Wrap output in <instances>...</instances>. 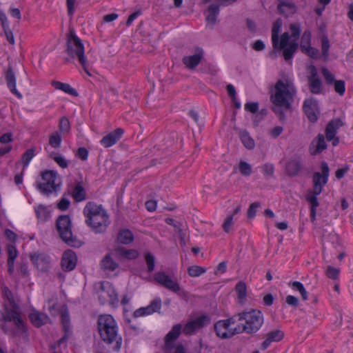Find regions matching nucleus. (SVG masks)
Masks as SVG:
<instances>
[{
  "instance_id": "32",
  "label": "nucleus",
  "mask_w": 353,
  "mask_h": 353,
  "mask_svg": "<svg viewBox=\"0 0 353 353\" xmlns=\"http://www.w3.org/2000/svg\"><path fill=\"white\" fill-rule=\"evenodd\" d=\"M325 137V136L324 137L323 134H319L316 138L312 141L311 146L314 148L315 152L321 153L326 149L327 143L325 141L326 138Z\"/></svg>"
},
{
  "instance_id": "61",
  "label": "nucleus",
  "mask_w": 353,
  "mask_h": 353,
  "mask_svg": "<svg viewBox=\"0 0 353 353\" xmlns=\"http://www.w3.org/2000/svg\"><path fill=\"white\" fill-rule=\"evenodd\" d=\"M9 14L12 17L17 20H20L21 19V11L19 8L10 6L9 9Z\"/></svg>"
},
{
  "instance_id": "59",
  "label": "nucleus",
  "mask_w": 353,
  "mask_h": 353,
  "mask_svg": "<svg viewBox=\"0 0 353 353\" xmlns=\"http://www.w3.org/2000/svg\"><path fill=\"white\" fill-rule=\"evenodd\" d=\"M283 131V127L276 126L270 130L269 134L272 138L276 139L281 135Z\"/></svg>"
},
{
  "instance_id": "64",
  "label": "nucleus",
  "mask_w": 353,
  "mask_h": 353,
  "mask_svg": "<svg viewBox=\"0 0 353 353\" xmlns=\"http://www.w3.org/2000/svg\"><path fill=\"white\" fill-rule=\"evenodd\" d=\"M70 201L65 199L62 198L61 201L57 203V207L61 210H65L69 208Z\"/></svg>"
},
{
  "instance_id": "63",
  "label": "nucleus",
  "mask_w": 353,
  "mask_h": 353,
  "mask_svg": "<svg viewBox=\"0 0 353 353\" xmlns=\"http://www.w3.org/2000/svg\"><path fill=\"white\" fill-rule=\"evenodd\" d=\"M5 234L7 239L12 243H14L17 239V235L11 230L6 229L5 231Z\"/></svg>"
},
{
  "instance_id": "53",
  "label": "nucleus",
  "mask_w": 353,
  "mask_h": 353,
  "mask_svg": "<svg viewBox=\"0 0 353 353\" xmlns=\"http://www.w3.org/2000/svg\"><path fill=\"white\" fill-rule=\"evenodd\" d=\"M261 204L259 202H254L250 204L248 210V217L249 219H252L256 216V209L260 207Z\"/></svg>"
},
{
  "instance_id": "20",
  "label": "nucleus",
  "mask_w": 353,
  "mask_h": 353,
  "mask_svg": "<svg viewBox=\"0 0 353 353\" xmlns=\"http://www.w3.org/2000/svg\"><path fill=\"white\" fill-rule=\"evenodd\" d=\"M5 79L10 92L19 99L23 98L22 94L17 89L16 76L12 68L9 67L5 72Z\"/></svg>"
},
{
  "instance_id": "10",
  "label": "nucleus",
  "mask_w": 353,
  "mask_h": 353,
  "mask_svg": "<svg viewBox=\"0 0 353 353\" xmlns=\"http://www.w3.org/2000/svg\"><path fill=\"white\" fill-rule=\"evenodd\" d=\"M321 172H316L312 175V190L310 192L315 194H320L323 192V187L328 181L330 169L327 163H321Z\"/></svg>"
},
{
  "instance_id": "52",
  "label": "nucleus",
  "mask_w": 353,
  "mask_h": 353,
  "mask_svg": "<svg viewBox=\"0 0 353 353\" xmlns=\"http://www.w3.org/2000/svg\"><path fill=\"white\" fill-rule=\"evenodd\" d=\"M321 73L325 79L327 83L332 84L334 83L336 81L334 79V76L330 72V70L326 68H323L321 70Z\"/></svg>"
},
{
  "instance_id": "15",
  "label": "nucleus",
  "mask_w": 353,
  "mask_h": 353,
  "mask_svg": "<svg viewBox=\"0 0 353 353\" xmlns=\"http://www.w3.org/2000/svg\"><path fill=\"white\" fill-rule=\"evenodd\" d=\"M309 72L308 82L310 90L314 94H319L322 91L323 84L318 75L317 70L314 65H311L309 68Z\"/></svg>"
},
{
  "instance_id": "23",
  "label": "nucleus",
  "mask_w": 353,
  "mask_h": 353,
  "mask_svg": "<svg viewBox=\"0 0 353 353\" xmlns=\"http://www.w3.org/2000/svg\"><path fill=\"white\" fill-rule=\"evenodd\" d=\"M284 338V332L281 330H274L268 332L265 336V340L261 344L263 350H266L273 342H279Z\"/></svg>"
},
{
  "instance_id": "57",
  "label": "nucleus",
  "mask_w": 353,
  "mask_h": 353,
  "mask_svg": "<svg viewBox=\"0 0 353 353\" xmlns=\"http://www.w3.org/2000/svg\"><path fill=\"white\" fill-rule=\"evenodd\" d=\"M339 273V269L335 268L332 266L327 267L326 274L329 278L336 280L338 279Z\"/></svg>"
},
{
  "instance_id": "42",
  "label": "nucleus",
  "mask_w": 353,
  "mask_h": 353,
  "mask_svg": "<svg viewBox=\"0 0 353 353\" xmlns=\"http://www.w3.org/2000/svg\"><path fill=\"white\" fill-rule=\"evenodd\" d=\"M235 291L239 300H244L247 295V285L244 281H239L235 286Z\"/></svg>"
},
{
  "instance_id": "30",
  "label": "nucleus",
  "mask_w": 353,
  "mask_h": 353,
  "mask_svg": "<svg viewBox=\"0 0 353 353\" xmlns=\"http://www.w3.org/2000/svg\"><path fill=\"white\" fill-rule=\"evenodd\" d=\"M298 48V43L296 40L290 39L288 43L283 48H274L275 50H283V56L285 61L291 59Z\"/></svg>"
},
{
  "instance_id": "1",
  "label": "nucleus",
  "mask_w": 353,
  "mask_h": 353,
  "mask_svg": "<svg viewBox=\"0 0 353 353\" xmlns=\"http://www.w3.org/2000/svg\"><path fill=\"white\" fill-rule=\"evenodd\" d=\"M3 299V310H0V328L12 337L27 336V329L20 312V307L13 293L3 285L1 287Z\"/></svg>"
},
{
  "instance_id": "48",
  "label": "nucleus",
  "mask_w": 353,
  "mask_h": 353,
  "mask_svg": "<svg viewBox=\"0 0 353 353\" xmlns=\"http://www.w3.org/2000/svg\"><path fill=\"white\" fill-rule=\"evenodd\" d=\"M292 286L301 293L303 300L306 301L307 299V292L301 283L294 281L292 283Z\"/></svg>"
},
{
  "instance_id": "55",
  "label": "nucleus",
  "mask_w": 353,
  "mask_h": 353,
  "mask_svg": "<svg viewBox=\"0 0 353 353\" xmlns=\"http://www.w3.org/2000/svg\"><path fill=\"white\" fill-rule=\"evenodd\" d=\"M262 171L266 177H272L274 174V168L273 165L266 163L262 166Z\"/></svg>"
},
{
  "instance_id": "39",
  "label": "nucleus",
  "mask_w": 353,
  "mask_h": 353,
  "mask_svg": "<svg viewBox=\"0 0 353 353\" xmlns=\"http://www.w3.org/2000/svg\"><path fill=\"white\" fill-rule=\"evenodd\" d=\"M63 136L61 132H53L49 136V145L53 148H59L61 145Z\"/></svg>"
},
{
  "instance_id": "9",
  "label": "nucleus",
  "mask_w": 353,
  "mask_h": 353,
  "mask_svg": "<svg viewBox=\"0 0 353 353\" xmlns=\"http://www.w3.org/2000/svg\"><path fill=\"white\" fill-rule=\"evenodd\" d=\"M99 299L101 304H108L112 307L119 302L118 294L113 286L108 282H101L99 291Z\"/></svg>"
},
{
  "instance_id": "5",
  "label": "nucleus",
  "mask_w": 353,
  "mask_h": 353,
  "mask_svg": "<svg viewBox=\"0 0 353 353\" xmlns=\"http://www.w3.org/2000/svg\"><path fill=\"white\" fill-rule=\"evenodd\" d=\"M84 214L87 216L86 223L97 233L104 232L108 225V216L101 205L89 202L86 204Z\"/></svg>"
},
{
  "instance_id": "56",
  "label": "nucleus",
  "mask_w": 353,
  "mask_h": 353,
  "mask_svg": "<svg viewBox=\"0 0 353 353\" xmlns=\"http://www.w3.org/2000/svg\"><path fill=\"white\" fill-rule=\"evenodd\" d=\"M141 14H142V11L141 9H139V10H136L135 12H134L132 14H131L128 17V18L126 21V23H125L126 26L128 27L130 26L132 24L133 21L135 19H137L139 17H140Z\"/></svg>"
},
{
  "instance_id": "25",
  "label": "nucleus",
  "mask_w": 353,
  "mask_h": 353,
  "mask_svg": "<svg viewBox=\"0 0 353 353\" xmlns=\"http://www.w3.org/2000/svg\"><path fill=\"white\" fill-rule=\"evenodd\" d=\"M181 332V325L176 324L174 325L172 330L168 333L165 337V351H170L173 345L172 342L175 341L179 336Z\"/></svg>"
},
{
  "instance_id": "62",
  "label": "nucleus",
  "mask_w": 353,
  "mask_h": 353,
  "mask_svg": "<svg viewBox=\"0 0 353 353\" xmlns=\"http://www.w3.org/2000/svg\"><path fill=\"white\" fill-rule=\"evenodd\" d=\"M36 213H37L38 219H39L41 220H46L48 216V214L46 209L43 207H39L36 210Z\"/></svg>"
},
{
  "instance_id": "46",
  "label": "nucleus",
  "mask_w": 353,
  "mask_h": 353,
  "mask_svg": "<svg viewBox=\"0 0 353 353\" xmlns=\"http://www.w3.org/2000/svg\"><path fill=\"white\" fill-rule=\"evenodd\" d=\"M321 41L322 55L325 59H327L329 55V50L330 47L329 39L324 35L322 37Z\"/></svg>"
},
{
  "instance_id": "31",
  "label": "nucleus",
  "mask_w": 353,
  "mask_h": 353,
  "mask_svg": "<svg viewBox=\"0 0 353 353\" xmlns=\"http://www.w3.org/2000/svg\"><path fill=\"white\" fill-rule=\"evenodd\" d=\"M219 14V6L214 3L210 4L208 8V14L206 16L207 23L210 25H214Z\"/></svg>"
},
{
  "instance_id": "51",
  "label": "nucleus",
  "mask_w": 353,
  "mask_h": 353,
  "mask_svg": "<svg viewBox=\"0 0 353 353\" xmlns=\"http://www.w3.org/2000/svg\"><path fill=\"white\" fill-rule=\"evenodd\" d=\"M318 194H315L314 192H309L306 196V200L310 203L311 208H316L319 205V203L317 199Z\"/></svg>"
},
{
  "instance_id": "47",
  "label": "nucleus",
  "mask_w": 353,
  "mask_h": 353,
  "mask_svg": "<svg viewBox=\"0 0 353 353\" xmlns=\"http://www.w3.org/2000/svg\"><path fill=\"white\" fill-rule=\"evenodd\" d=\"M144 257L148 272H152L154 270L155 265L154 256L150 252H147L144 254Z\"/></svg>"
},
{
  "instance_id": "2",
  "label": "nucleus",
  "mask_w": 353,
  "mask_h": 353,
  "mask_svg": "<svg viewBox=\"0 0 353 353\" xmlns=\"http://www.w3.org/2000/svg\"><path fill=\"white\" fill-rule=\"evenodd\" d=\"M296 89L293 83L289 81L278 80L274 85V92L270 99L274 105L273 112L278 116L280 121L285 119L284 110L291 107Z\"/></svg>"
},
{
  "instance_id": "19",
  "label": "nucleus",
  "mask_w": 353,
  "mask_h": 353,
  "mask_svg": "<svg viewBox=\"0 0 353 353\" xmlns=\"http://www.w3.org/2000/svg\"><path fill=\"white\" fill-rule=\"evenodd\" d=\"M203 50L200 47H196L193 55L185 56L182 61L183 64L189 69H194L201 63L203 58Z\"/></svg>"
},
{
  "instance_id": "6",
  "label": "nucleus",
  "mask_w": 353,
  "mask_h": 353,
  "mask_svg": "<svg viewBox=\"0 0 353 353\" xmlns=\"http://www.w3.org/2000/svg\"><path fill=\"white\" fill-rule=\"evenodd\" d=\"M239 321H245L241 327V333L254 334L257 332L263 324V316L261 311L252 310L237 314Z\"/></svg>"
},
{
  "instance_id": "34",
  "label": "nucleus",
  "mask_w": 353,
  "mask_h": 353,
  "mask_svg": "<svg viewBox=\"0 0 353 353\" xmlns=\"http://www.w3.org/2000/svg\"><path fill=\"white\" fill-rule=\"evenodd\" d=\"M12 141V134L10 132L3 134L0 137V143L5 146L0 148V154H7L11 150L12 147L8 144Z\"/></svg>"
},
{
  "instance_id": "7",
  "label": "nucleus",
  "mask_w": 353,
  "mask_h": 353,
  "mask_svg": "<svg viewBox=\"0 0 353 353\" xmlns=\"http://www.w3.org/2000/svg\"><path fill=\"white\" fill-rule=\"evenodd\" d=\"M56 225L60 237L68 245L73 247L79 245V241L72 235L71 221L69 216H59L57 219Z\"/></svg>"
},
{
  "instance_id": "29",
  "label": "nucleus",
  "mask_w": 353,
  "mask_h": 353,
  "mask_svg": "<svg viewBox=\"0 0 353 353\" xmlns=\"http://www.w3.org/2000/svg\"><path fill=\"white\" fill-rule=\"evenodd\" d=\"M114 256L117 257H122L128 259H134L139 256V252L134 249H125L123 247H119L115 249L112 252Z\"/></svg>"
},
{
  "instance_id": "26",
  "label": "nucleus",
  "mask_w": 353,
  "mask_h": 353,
  "mask_svg": "<svg viewBox=\"0 0 353 353\" xmlns=\"http://www.w3.org/2000/svg\"><path fill=\"white\" fill-rule=\"evenodd\" d=\"M277 10L279 14L285 17L293 15L296 12V6L292 1H287L278 3Z\"/></svg>"
},
{
  "instance_id": "21",
  "label": "nucleus",
  "mask_w": 353,
  "mask_h": 353,
  "mask_svg": "<svg viewBox=\"0 0 353 353\" xmlns=\"http://www.w3.org/2000/svg\"><path fill=\"white\" fill-rule=\"evenodd\" d=\"M30 259L37 268L42 272H46L50 266V260L48 256L43 253L30 254Z\"/></svg>"
},
{
  "instance_id": "35",
  "label": "nucleus",
  "mask_w": 353,
  "mask_h": 353,
  "mask_svg": "<svg viewBox=\"0 0 353 353\" xmlns=\"http://www.w3.org/2000/svg\"><path fill=\"white\" fill-rule=\"evenodd\" d=\"M119 267L112 258L110 254H108L101 261V268L105 270L114 271Z\"/></svg>"
},
{
  "instance_id": "49",
  "label": "nucleus",
  "mask_w": 353,
  "mask_h": 353,
  "mask_svg": "<svg viewBox=\"0 0 353 353\" xmlns=\"http://www.w3.org/2000/svg\"><path fill=\"white\" fill-rule=\"evenodd\" d=\"M334 90L339 95L343 96L345 92V83L343 80H336L334 81Z\"/></svg>"
},
{
  "instance_id": "28",
  "label": "nucleus",
  "mask_w": 353,
  "mask_h": 353,
  "mask_svg": "<svg viewBox=\"0 0 353 353\" xmlns=\"http://www.w3.org/2000/svg\"><path fill=\"white\" fill-rule=\"evenodd\" d=\"M51 85L54 89L61 90L70 96L77 97L79 94L77 90L72 88L69 83L54 80L52 81Z\"/></svg>"
},
{
  "instance_id": "11",
  "label": "nucleus",
  "mask_w": 353,
  "mask_h": 353,
  "mask_svg": "<svg viewBox=\"0 0 353 353\" xmlns=\"http://www.w3.org/2000/svg\"><path fill=\"white\" fill-rule=\"evenodd\" d=\"M282 27V21L281 19L276 20L272 29V42L274 48H283L289 42L290 34L288 32H283L279 39V33Z\"/></svg>"
},
{
  "instance_id": "24",
  "label": "nucleus",
  "mask_w": 353,
  "mask_h": 353,
  "mask_svg": "<svg viewBox=\"0 0 353 353\" xmlns=\"http://www.w3.org/2000/svg\"><path fill=\"white\" fill-rule=\"evenodd\" d=\"M77 263V256L74 252L70 250L65 251L62 256L61 266L65 271L73 270Z\"/></svg>"
},
{
  "instance_id": "58",
  "label": "nucleus",
  "mask_w": 353,
  "mask_h": 353,
  "mask_svg": "<svg viewBox=\"0 0 353 353\" xmlns=\"http://www.w3.org/2000/svg\"><path fill=\"white\" fill-rule=\"evenodd\" d=\"M2 28L3 30V32L5 33V35H6V39L8 40V41L12 45L14 44V38L13 32L10 30V26H8L7 27L6 26L3 27Z\"/></svg>"
},
{
  "instance_id": "16",
  "label": "nucleus",
  "mask_w": 353,
  "mask_h": 353,
  "mask_svg": "<svg viewBox=\"0 0 353 353\" xmlns=\"http://www.w3.org/2000/svg\"><path fill=\"white\" fill-rule=\"evenodd\" d=\"M310 32L305 30L302 37L301 50L310 58L313 59H318L320 58L319 51L317 48L310 46Z\"/></svg>"
},
{
  "instance_id": "12",
  "label": "nucleus",
  "mask_w": 353,
  "mask_h": 353,
  "mask_svg": "<svg viewBox=\"0 0 353 353\" xmlns=\"http://www.w3.org/2000/svg\"><path fill=\"white\" fill-rule=\"evenodd\" d=\"M343 122L340 118L331 119L326 125L325 136L327 141H331L333 146L339 143V138L336 136L338 130L343 125Z\"/></svg>"
},
{
  "instance_id": "40",
  "label": "nucleus",
  "mask_w": 353,
  "mask_h": 353,
  "mask_svg": "<svg viewBox=\"0 0 353 353\" xmlns=\"http://www.w3.org/2000/svg\"><path fill=\"white\" fill-rule=\"evenodd\" d=\"M72 197L77 202H80L85 199V191L83 186L78 183L72 191Z\"/></svg>"
},
{
  "instance_id": "22",
  "label": "nucleus",
  "mask_w": 353,
  "mask_h": 353,
  "mask_svg": "<svg viewBox=\"0 0 353 353\" xmlns=\"http://www.w3.org/2000/svg\"><path fill=\"white\" fill-rule=\"evenodd\" d=\"M208 322V319L206 316H200L188 322L183 327V332L187 335L192 334L196 330L202 328Z\"/></svg>"
},
{
  "instance_id": "3",
  "label": "nucleus",
  "mask_w": 353,
  "mask_h": 353,
  "mask_svg": "<svg viewBox=\"0 0 353 353\" xmlns=\"http://www.w3.org/2000/svg\"><path fill=\"white\" fill-rule=\"evenodd\" d=\"M98 331L101 340L107 343L115 342L114 347L119 351L121 346V336L119 334V328L114 318L109 314L101 315L97 321Z\"/></svg>"
},
{
  "instance_id": "14",
  "label": "nucleus",
  "mask_w": 353,
  "mask_h": 353,
  "mask_svg": "<svg viewBox=\"0 0 353 353\" xmlns=\"http://www.w3.org/2000/svg\"><path fill=\"white\" fill-rule=\"evenodd\" d=\"M154 279L158 283L172 292H178L180 291V287L177 281L172 279L164 272H157L154 276Z\"/></svg>"
},
{
  "instance_id": "36",
  "label": "nucleus",
  "mask_w": 353,
  "mask_h": 353,
  "mask_svg": "<svg viewBox=\"0 0 353 353\" xmlns=\"http://www.w3.org/2000/svg\"><path fill=\"white\" fill-rule=\"evenodd\" d=\"M301 164L299 161L292 160L288 163L285 167V170L289 176H294L298 174L301 170Z\"/></svg>"
},
{
  "instance_id": "4",
  "label": "nucleus",
  "mask_w": 353,
  "mask_h": 353,
  "mask_svg": "<svg viewBox=\"0 0 353 353\" xmlns=\"http://www.w3.org/2000/svg\"><path fill=\"white\" fill-rule=\"evenodd\" d=\"M65 53L71 59H77L87 75L92 74L88 67V59L85 55V47L82 40L74 30H70L66 36Z\"/></svg>"
},
{
  "instance_id": "37",
  "label": "nucleus",
  "mask_w": 353,
  "mask_h": 353,
  "mask_svg": "<svg viewBox=\"0 0 353 353\" xmlns=\"http://www.w3.org/2000/svg\"><path fill=\"white\" fill-rule=\"evenodd\" d=\"M70 129L71 126L68 118L66 117H61L59 121V130L57 132L65 136L70 132Z\"/></svg>"
},
{
  "instance_id": "43",
  "label": "nucleus",
  "mask_w": 353,
  "mask_h": 353,
  "mask_svg": "<svg viewBox=\"0 0 353 353\" xmlns=\"http://www.w3.org/2000/svg\"><path fill=\"white\" fill-rule=\"evenodd\" d=\"M240 139L243 145L248 149H252L254 147V140L246 131L241 132Z\"/></svg>"
},
{
  "instance_id": "50",
  "label": "nucleus",
  "mask_w": 353,
  "mask_h": 353,
  "mask_svg": "<svg viewBox=\"0 0 353 353\" xmlns=\"http://www.w3.org/2000/svg\"><path fill=\"white\" fill-rule=\"evenodd\" d=\"M290 29L291 31V37L294 38V40L297 41V39L299 38L301 33L300 26L298 23H292L290 26Z\"/></svg>"
},
{
  "instance_id": "27",
  "label": "nucleus",
  "mask_w": 353,
  "mask_h": 353,
  "mask_svg": "<svg viewBox=\"0 0 353 353\" xmlns=\"http://www.w3.org/2000/svg\"><path fill=\"white\" fill-rule=\"evenodd\" d=\"M29 319L31 323L36 327H39L50 321L49 317L38 311H33L29 314Z\"/></svg>"
},
{
  "instance_id": "8",
  "label": "nucleus",
  "mask_w": 353,
  "mask_h": 353,
  "mask_svg": "<svg viewBox=\"0 0 353 353\" xmlns=\"http://www.w3.org/2000/svg\"><path fill=\"white\" fill-rule=\"evenodd\" d=\"M42 182L38 184V188L44 194H49L58 190L60 182L58 181L57 174L52 170L42 173Z\"/></svg>"
},
{
  "instance_id": "33",
  "label": "nucleus",
  "mask_w": 353,
  "mask_h": 353,
  "mask_svg": "<svg viewBox=\"0 0 353 353\" xmlns=\"http://www.w3.org/2000/svg\"><path fill=\"white\" fill-rule=\"evenodd\" d=\"M134 240V235L130 230H121L117 236V241L121 244H130Z\"/></svg>"
},
{
  "instance_id": "13",
  "label": "nucleus",
  "mask_w": 353,
  "mask_h": 353,
  "mask_svg": "<svg viewBox=\"0 0 353 353\" xmlns=\"http://www.w3.org/2000/svg\"><path fill=\"white\" fill-rule=\"evenodd\" d=\"M229 327L223 320L217 321L214 326L216 335L221 339H230L235 334L241 333L240 325L234 329H230Z\"/></svg>"
},
{
  "instance_id": "45",
  "label": "nucleus",
  "mask_w": 353,
  "mask_h": 353,
  "mask_svg": "<svg viewBox=\"0 0 353 353\" xmlns=\"http://www.w3.org/2000/svg\"><path fill=\"white\" fill-rule=\"evenodd\" d=\"M236 168L243 176H248L252 174V166L246 161H241Z\"/></svg>"
},
{
  "instance_id": "41",
  "label": "nucleus",
  "mask_w": 353,
  "mask_h": 353,
  "mask_svg": "<svg viewBox=\"0 0 353 353\" xmlns=\"http://www.w3.org/2000/svg\"><path fill=\"white\" fill-rule=\"evenodd\" d=\"M61 323L63 325V328L65 332V334L63 337L59 339V343H61L67 339V333L70 331V317L67 312H64L61 313Z\"/></svg>"
},
{
  "instance_id": "17",
  "label": "nucleus",
  "mask_w": 353,
  "mask_h": 353,
  "mask_svg": "<svg viewBox=\"0 0 353 353\" xmlns=\"http://www.w3.org/2000/svg\"><path fill=\"white\" fill-rule=\"evenodd\" d=\"M317 107V101L312 98L307 99L303 102V112L311 123H315L318 121V115L316 113Z\"/></svg>"
},
{
  "instance_id": "60",
  "label": "nucleus",
  "mask_w": 353,
  "mask_h": 353,
  "mask_svg": "<svg viewBox=\"0 0 353 353\" xmlns=\"http://www.w3.org/2000/svg\"><path fill=\"white\" fill-rule=\"evenodd\" d=\"M232 223H233V215L228 216L226 218V219L225 220V222L223 224V230L226 233H228L230 232V227L232 225Z\"/></svg>"
},
{
  "instance_id": "54",
  "label": "nucleus",
  "mask_w": 353,
  "mask_h": 353,
  "mask_svg": "<svg viewBox=\"0 0 353 353\" xmlns=\"http://www.w3.org/2000/svg\"><path fill=\"white\" fill-rule=\"evenodd\" d=\"M244 109L247 112L254 114L259 110V103L257 102H248L245 104Z\"/></svg>"
},
{
  "instance_id": "44",
  "label": "nucleus",
  "mask_w": 353,
  "mask_h": 353,
  "mask_svg": "<svg viewBox=\"0 0 353 353\" xmlns=\"http://www.w3.org/2000/svg\"><path fill=\"white\" fill-rule=\"evenodd\" d=\"M206 269L196 265H193L188 268V273L191 277H197L204 274Z\"/></svg>"
},
{
  "instance_id": "18",
  "label": "nucleus",
  "mask_w": 353,
  "mask_h": 353,
  "mask_svg": "<svg viewBox=\"0 0 353 353\" xmlns=\"http://www.w3.org/2000/svg\"><path fill=\"white\" fill-rule=\"evenodd\" d=\"M124 134V130L121 128H118L109 132L100 140V144L105 148H110L117 143Z\"/></svg>"
},
{
  "instance_id": "38",
  "label": "nucleus",
  "mask_w": 353,
  "mask_h": 353,
  "mask_svg": "<svg viewBox=\"0 0 353 353\" xmlns=\"http://www.w3.org/2000/svg\"><path fill=\"white\" fill-rule=\"evenodd\" d=\"M8 272L12 273L14 270V261L17 256V250L14 245H9L8 248Z\"/></svg>"
}]
</instances>
